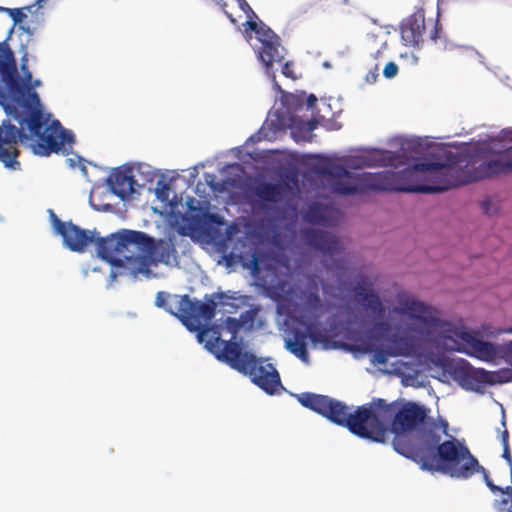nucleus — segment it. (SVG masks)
Returning a JSON list of instances; mask_svg holds the SVG:
<instances>
[{"mask_svg": "<svg viewBox=\"0 0 512 512\" xmlns=\"http://www.w3.org/2000/svg\"><path fill=\"white\" fill-rule=\"evenodd\" d=\"M300 404L331 422L346 427L363 439L384 442L390 420L395 434L393 448L400 455L417 463L422 470H444L462 475L467 467H457L458 460L467 458L468 447L452 438L441 442V434H447L448 422H438L429 416L430 410L412 401L388 403L377 398L359 406L353 413L343 402L326 395L311 392L298 396Z\"/></svg>", "mask_w": 512, "mask_h": 512, "instance_id": "1", "label": "nucleus"}, {"mask_svg": "<svg viewBox=\"0 0 512 512\" xmlns=\"http://www.w3.org/2000/svg\"><path fill=\"white\" fill-rule=\"evenodd\" d=\"M459 154L449 152L445 163L422 161L401 171L363 172L353 175L342 165L328 163L318 168V173L331 178V188L339 195H354L368 191H398L435 193L468 184L498 174L509 173L505 154L477 166L467 173Z\"/></svg>", "mask_w": 512, "mask_h": 512, "instance_id": "2", "label": "nucleus"}, {"mask_svg": "<svg viewBox=\"0 0 512 512\" xmlns=\"http://www.w3.org/2000/svg\"><path fill=\"white\" fill-rule=\"evenodd\" d=\"M392 313L401 321L388 339L391 345L383 348L375 342H364L363 351L372 354L374 363L385 365L390 357H410L427 347L443 346L448 350L450 321L442 319L437 308L407 296L399 299Z\"/></svg>", "mask_w": 512, "mask_h": 512, "instance_id": "3", "label": "nucleus"}, {"mask_svg": "<svg viewBox=\"0 0 512 512\" xmlns=\"http://www.w3.org/2000/svg\"><path fill=\"white\" fill-rule=\"evenodd\" d=\"M50 212L53 228L68 249L81 253L88 244L94 243L99 258L113 267L124 269L120 274L131 275V265L127 257L136 255L137 245L147 243L144 232L123 229L107 237H100L95 230L82 229L72 222L61 221L53 211Z\"/></svg>", "mask_w": 512, "mask_h": 512, "instance_id": "4", "label": "nucleus"}, {"mask_svg": "<svg viewBox=\"0 0 512 512\" xmlns=\"http://www.w3.org/2000/svg\"><path fill=\"white\" fill-rule=\"evenodd\" d=\"M0 76L8 91L15 96L16 102L26 109L28 118L24 119V122L28 124L32 134L40 137V153L59 152L64 143L73 142V135L66 131L58 120H53L44 127L43 112L37 93L23 97L25 93L19 82L14 53L6 40L0 42Z\"/></svg>", "mask_w": 512, "mask_h": 512, "instance_id": "5", "label": "nucleus"}, {"mask_svg": "<svg viewBox=\"0 0 512 512\" xmlns=\"http://www.w3.org/2000/svg\"><path fill=\"white\" fill-rule=\"evenodd\" d=\"M195 332L199 343L205 342V347L217 359L249 376L251 381L266 393L272 395L281 386L280 375L272 364L265 363L248 351H243L237 340H223L219 325H210L205 322Z\"/></svg>", "mask_w": 512, "mask_h": 512, "instance_id": "6", "label": "nucleus"}, {"mask_svg": "<svg viewBox=\"0 0 512 512\" xmlns=\"http://www.w3.org/2000/svg\"><path fill=\"white\" fill-rule=\"evenodd\" d=\"M448 350L466 354L483 362L504 359L512 366V340L494 344L480 338V333L466 329L461 322L450 321Z\"/></svg>", "mask_w": 512, "mask_h": 512, "instance_id": "7", "label": "nucleus"}, {"mask_svg": "<svg viewBox=\"0 0 512 512\" xmlns=\"http://www.w3.org/2000/svg\"><path fill=\"white\" fill-rule=\"evenodd\" d=\"M169 294L160 291L156 294L155 305L165 309L166 312L175 316L190 331H197L203 324L211 323L216 315L217 302L216 299L222 300L223 293L206 294L204 302L192 300L189 295H174L177 310L167 305Z\"/></svg>", "mask_w": 512, "mask_h": 512, "instance_id": "8", "label": "nucleus"}, {"mask_svg": "<svg viewBox=\"0 0 512 512\" xmlns=\"http://www.w3.org/2000/svg\"><path fill=\"white\" fill-rule=\"evenodd\" d=\"M144 236L148 243L137 245L136 255L127 257L133 277L138 274H150V267L156 266L157 263L170 264L177 259V250L171 240L156 241L145 232Z\"/></svg>", "mask_w": 512, "mask_h": 512, "instance_id": "9", "label": "nucleus"}, {"mask_svg": "<svg viewBox=\"0 0 512 512\" xmlns=\"http://www.w3.org/2000/svg\"><path fill=\"white\" fill-rule=\"evenodd\" d=\"M245 32H255L257 40L261 43L258 51L259 58L266 68L272 67L273 63H280L284 59V47L280 43L279 36L266 24L247 20L244 23Z\"/></svg>", "mask_w": 512, "mask_h": 512, "instance_id": "10", "label": "nucleus"}, {"mask_svg": "<svg viewBox=\"0 0 512 512\" xmlns=\"http://www.w3.org/2000/svg\"><path fill=\"white\" fill-rule=\"evenodd\" d=\"M302 237L307 245L332 259V264H326L328 270L339 272L344 269L343 261L334 259V256L341 255L344 250L337 236L328 231L306 228L302 231Z\"/></svg>", "mask_w": 512, "mask_h": 512, "instance_id": "11", "label": "nucleus"}, {"mask_svg": "<svg viewBox=\"0 0 512 512\" xmlns=\"http://www.w3.org/2000/svg\"><path fill=\"white\" fill-rule=\"evenodd\" d=\"M428 28L429 39L436 42L442 32V26L439 21L437 19H429L428 23H426L424 14H412L401 23V39L406 46H419V44L423 42L424 34Z\"/></svg>", "mask_w": 512, "mask_h": 512, "instance_id": "12", "label": "nucleus"}, {"mask_svg": "<svg viewBox=\"0 0 512 512\" xmlns=\"http://www.w3.org/2000/svg\"><path fill=\"white\" fill-rule=\"evenodd\" d=\"M28 136L23 128L19 129L15 125L9 124L0 129V161L5 167L19 169L20 163L17 161L19 149L18 140L24 141Z\"/></svg>", "mask_w": 512, "mask_h": 512, "instance_id": "13", "label": "nucleus"}, {"mask_svg": "<svg viewBox=\"0 0 512 512\" xmlns=\"http://www.w3.org/2000/svg\"><path fill=\"white\" fill-rule=\"evenodd\" d=\"M107 182L112 192L122 200L129 198L135 192L136 181L131 169H115L108 177Z\"/></svg>", "mask_w": 512, "mask_h": 512, "instance_id": "14", "label": "nucleus"}, {"mask_svg": "<svg viewBox=\"0 0 512 512\" xmlns=\"http://www.w3.org/2000/svg\"><path fill=\"white\" fill-rule=\"evenodd\" d=\"M467 458L464 460H458L457 467L462 469V467H467V470L462 473V475H453L451 472L444 471V470H432L431 472H441L443 474L449 475L452 478H458V479H467L471 477L476 472H481L484 477V481L486 485L489 487V489L494 493H498L499 490H501V487L495 485L493 481L489 478V474L487 470L480 466L478 463V460L470 453L468 450Z\"/></svg>", "mask_w": 512, "mask_h": 512, "instance_id": "15", "label": "nucleus"}, {"mask_svg": "<svg viewBox=\"0 0 512 512\" xmlns=\"http://www.w3.org/2000/svg\"><path fill=\"white\" fill-rule=\"evenodd\" d=\"M320 280L315 275L307 277L305 287L300 291L299 298L304 308L311 314L321 311L323 305L319 295Z\"/></svg>", "mask_w": 512, "mask_h": 512, "instance_id": "16", "label": "nucleus"}, {"mask_svg": "<svg viewBox=\"0 0 512 512\" xmlns=\"http://www.w3.org/2000/svg\"><path fill=\"white\" fill-rule=\"evenodd\" d=\"M354 294L357 301L367 310H370L374 315L383 317L385 308L379 296L372 290L366 289L362 284L358 283L354 287Z\"/></svg>", "mask_w": 512, "mask_h": 512, "instance_id": "17", "label": "nucleus"}, {"mask_svg": "<svg viewBox=\"0 0 512 512\" xmlns=\"http://www.w3.org/2000/svg\"><path fill=\"white\" fill-rule=\"evenodd\" d=\"M285 347L303 362L309 361L307 350V333L299 330L292 332V337L285 341Z\"/></svg>", "mask_w": 512, "mask_h": 512, "instance_id": "18", "label": "nucleus"}, {"mask_svg": "<svg viewBox=\"0 0 512 512\" xmlns=\"http://www.w3.org/2000/svg\"><path fill=\"white\" fill-rule=\"evenodd\" d=\"M255 194L265 202H278L282 197V187L279 184L262 181L256 185Z\"/></svg>", "mask_w": 512, "mask_h": 512, "instance_id": "19", "label": "nucleus"}, {"mask_svg": "<svg viewBox=\"0 0 512 512\" xmlns=\"http://www.w3.org/2000/svg\"><path fill=\"white\" fill-rule=\"evenodd\" d=\"M305 219L307 222L313 225H328V218L325 214V209L319 204H312L308 207V210L305 214Z\"/></svg>", "mask_w": 512, "mask_h": 512, "instance_id": "20", "label": "nucleus"}, {"mask_svg": "<svg viewBox=\"0 0 512 512\" xmlns=\"http://www.w3.org/2000/svg\"><path fill=\"white\" fill-rule=\"evenodd\" d=\"M391 332V325L387 321L375 322L366 333L367 340L376 342L385 338Z\"/></svg>", "mask_w": 512, "mask_h": 512, "instance_id": "21", "label": "nucleus"}, {"mask_svg": "<svg viewBox=\"0 0 512 512\" xmlns=\"http://www.w3.org/2000/svg\"><path fill=\"white\" fill-rule=\"evenodd\" d=\"M10 94L12 95L13 100H14V102L16 103V105H17L19 108H21V109L23 110V111H22V114H20V113H18L17 108H14V111H15V113H16V114H15V116H14V118L19 122V124H20L22 127H23L24 125H26L27 129H28V130H30V129H29V127H28V124H27L26 122H23V124H21V121H24V119L28 118V113H27L26 109H25L24 107H21V106L16 102L15 96H14L12 93H10ZM29 133H30V135H31L32 137L37 138V144H36V147H35V152H36L37 154L41 155V156H49L52 152H50L49 154H42V153H40V147H39V145H40V137H39L38 135H34V134H32V133H31V131H29Z\"/></svg>", "mask_w": 512, "mask_h": 512, "instance_id": "22", "label": "nucleus"}, {"mask_svg": "<svg viewBox=\"0 0 512 512\" xmlns=\"http://www.w3.org/2000/svg\"><path fill=\"white\" fill-rule=\"evenodd\" d=\"M242 327H243L242 321H240L234 317H227L226 320L224 321L223 326H220V329L223 328V329L227 330L231 334L230 339L237 340V334Z\"/></svg>", "mask_w": 512, "mask_h": 512, "instance_id": "23", "label": "nucleus"}, {"mask_svg": "<svg viewBox=\"0 0 512 512\" xmlns=\"http://www.w3.org/2000/svg\"><path fill=\"white\" fill-rule=\"evenodd\" d=\"M304 95H294L288 94L284 98V103L287 105L288 109L293 108L294 110H298L303 106Z\"/></svg>", "mask_w": 512, "mask_h": 512, "instance_id": "24", "label": "nucleus"}, {"mask_svg": "<svg viewBox=\"0 0 512 512\" xmlns=\"http://www.w3.org/2000/svg\"><path fill=\"white\" fill-rule=\"evenodd\" d=\"M6 11L9 13L10 17L12 18L14 25L21 23L23 19H25L27 16L26 14L18 8L14 9H6Z\"/></svg>", "mask_w": 512, "mask_h": 512, "instance_id": "25", "label": "nucleus"}, {"mask_svg": "<svg viewBox=\"0 0 512 512\" xmlns=\"http://www.w3.org/2000/svg\"><path fill=\"white\" fill-rule=\"evenodd\" d=\"M373 48L374 47H370V55L373 57V59L378 60L383 58V53L387 50L388 45L386 41H381L374 51Z\"/></svg>", "mask_w": 512, "mask_h": 512, "instance_id": "26", "label": "nucleus"}, {"mask_svg": "<svg viewBox=\"0 0 512 512\" xmlns=\"http://www.w3.org/2000/svg\"><path fill=\"white\" fill-rule=\"evenodd\" d=\"M240 9L247 15L249 20L254 21V18H257V15L247 3L246 0H237Z\"/></svg>", "mask_w": 512, "mask_h": 512, "instance_id": "27", "label": "nucleus"}, {"mask_svg": "<svg viewBox=\"0 0 512 512\" xmlns=\"http://www.w3.org/2000/svg\"><path fill=\"white\" fill-rule=\"evenodd\" d=\"M398 74V66L394 62H388L384 69H383V75L386 78H393Z\"/></svg>", "mask_w": 512, "mask_h": 512, "instance_id": "28", "label": "nucleus"}, {"mask_svg": "<svg viewBox=\"0 0 512 512\" xmlns=\"http://www.w3.org/2000/svg\"><path fill=\"white\" fill-rule=\"evenodd\" d=\"M22 63H21V70L23 71V75H24V86L27 87L28 85H30L31 81H32V74L31 72L29 71L28 69V66H27V59L26 57H23L21 59Z\"/></svg>", "mask_w": 512, "mask_h": 512, "instance_id": "29", "label": "nucleus"}, {"mask_svg": "<svg viewBox=\"0 0 512 512\" xmlns=\"http://www.w3.org/2000/svg\"><path fill=\"white\" fill-rule=\"evenodd\" d=\"M382 162H383L382 159L376 158L375 156H368V157H364L360 161V164L363 165V166L372 167V166L382 165Z\"/></svg>", "mask_w": 512, "mask_h": 512, "instance_id": "30", "label": "nucleus"}, {"mask_svg": "<svg viewBox=\"0 0 512 512\" xmlns=\"http://www.w3.org/2000/svg\"><path fill=\"white\" fill-rule=\"evenodd\" d=\"M19 82H21V81L19 80ZM20 85H21V86L23 87V89H24V93H25V94H24V96H23V97H28V95H29L30 93H36V92H35V91H33L32 89H33V88H36V87H39V86L41 85V81H40V80H38V79L34 80L33 82L31 81L30 85H28L27 87H25L22 83H20Z\"/></svg>", "mask_w": 512, "mask_h": 512, "instance_id": "31", "label": "nucleus"}, {"mask_svg": "<svg viewBox=\"0 0 512 512\" xmlns=\"http://www.w3.org/2000/svg\"><path fill=\"white\" fill-rule=\"evenodd\" d=\"M502 457L507 461V464L510 469V475L512 477V456H511L509 445L503 446Z\"/></svg>", "mask_w": 512, "mask_h": 512, "instance_id": "32", "label": "nucleus"}, {"mask_svg": "<svg viewBox=\"0 0 512 512\" xmlns=\"http://www.w3.org/2000/svg\"><path fill=\"white\" fill-rule=\"evenodd\" d=\"M510 502V498H503L501 500H496L495 501V508L498 512H505L506 511V506L508 505V503Z\"/></svg>", "mask_w": 512, "mask_h": 512, "instance_id": "33", "label": "nucleus"}, {"mask_svg": "<svg viewBox=\"0 0 512 512\" xmlns=\"http://www.w3.org/2000/svg\"><path fill=\"white\" fill-rule=\"evenodd\" d=\"M282 73L283 75H285L286 77H289V78H292V79H295V75L293 73V70L291 68V63L290 62H286L283 67H282Z\"/></svg>", "mask_w": 512, "mask_h": 512, "instance_id": "34", "label": "nucleus"}, {"mask_svg": "<svg viewBox=\"0 0 512 512\" xmlns=\"http://www.w3.org/2000/svg\"><path fill=\"white\" fill-rule=\"evenodd\" d=\"M506 156V167L508 168L509 173L512 172V146L504 152Z\"/></svg>", "mask_w": 512, "mask_h": 512, "instance_id": "35", "label": "nucleus"}, {"mask_svg": "<svg viewBox=\"0 0 512 512\" xmlns=\"http://www.w3.org/2000/svg\"><path fill=\"white\" fill-rule=\"evenodd\" d=\"M378 71H379V68L377 65H375L374 70L370 71L367 74V76H366L367 81L375 82L378 77Z\"/></svg>", "mask_w": 512, "mask_h": 512, "instance_id": "36", "label": "nucleus"}, {"mask_svg": "<svg viewBox=\"0 0 512 512\" xmlns=\"http://www.w3.org/2000/svg\"><path fill=\"white\" fill-rule=\"evenodd\" d=\"M500 441L502 446L509 445V432L507 429H505L500 436Z\"/></svg>", "mask_w": 512, "mask_h": 512, "instance_id": "37", "label": "nucleus"}, {"mask_svg": "<svg viewBox=\"0 0 512 512\" xmlns=\"http://www.w3.org/2000/svg\"><path fill=\"white\" fill-rule=\"evenodd\" d=\"M317 102V98L314 94H310L307 98V105L309 108L313 107Z\"/></svg>", "mask_w": 512, "mask_h": 512, "instance_id": "38", "label": "nucleus"}, {"mask_svg": "<svg viewBox=\"0 0 512 512\" xmlns=\"http://www.w3.org/2000/svg\"><path fill=\"white\" fill-rule=\"evenodd\" d=\"M481 208L486 214H490V200H485L481 202Z\"/></svg>", "mask_w": 512, "mask_h": 512, "instance_id": "39", "label": "nucleus"}, {"mask_svg": "<svg viewBox=\"0 0 512 512\" xmlns=\"http://www.w3.org/2000/svg\"><path fill=\"white\" fill-rule=\"evenodd\" d=\"M501 333H506V334H512V327H509V328H506L502 331H500Z\"/></svg>", "mask_w": 512, "mask_h": 512, "instance_id": "40", "label": "nucleus"}, {"mask_svg": "<svg viewBox=\"0 0 512 512\" xmlns=\"http://www.w3.org/2000/svg\"><path fill=\"white\" fill-rule=\"evenodd\" d=\"M505 512H512V499H510V508L506 509Z\"/></svg>", "mask_w": 512, "mask_h": 512, "instance_id": "41", "label": "nucleus"}, {"mask_svg": "<svg viewBox=\"0 0 512 512\" xmlns=\"http://www.w3.org/2000/svg\"><path fill=\"white\" fill-rule=\"evenodd\" d=\"M227 15H228V17H229V19L231 20L232 23L236 22L235 19L230 14H227Z\"/></svg>", "mask_w": 512, "mask_h": 512, "instance_id": "42", "label": "nucleus"}, {"mask_svg": "<svg viewBox=\"0 0 512 512\" xmlns=\"http://www.w3.org/2000/svg\"><path fill=\"white\" fill-rule=\"evenodd\" d=\"M464 376H465V378H469V377H470V374H469L468 372H465V373H464Z\"/></svg>", "mask_w": 512, "mask_h": 512, "instance_id": "43", "label": "nucleus"}]
</instances>
